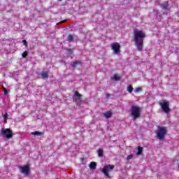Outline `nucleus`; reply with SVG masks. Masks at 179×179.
Here are the masks:
<instances>
[{
    "mask_svg": "<svg viewBox=\"0 0 179 179\" xmlns=\"http://www.w3.org/2000/svg\"><path fill=\"white\" fill-rule=\"evenodd\" d=\"M134 36V41L138 51H142L143 50V40H145L146 34L142 30L135 29Z\"/></svg>",
    "mask_w": 179,
    "mask_h": 179,
    "instance_id": "f257e3e1",
    "label": "nucleus"
},
{
    "mask_svg": "<svg viewBox=\"0 0 179 179\" xmlns=\"http://www.w3.org/2000/svg\"><path fill=\"white\" fill-rule=\"evenodd\" d=\"M155 134L159 141H164V138L167 135V127H158Z\"/></svg>",
    "mask_w": 179,
    "mask_h": 179,
    "instance_id": "f03ea898",
    "label": "nucleus"
},
{
    "mask_svg": "<svg viewBox=\"0 0 179 179\" xmlns=\"http://www.w3.org/2000/svg\"><path fill=\"white\" fill-rule=\"evenodd\" d=\"M131 115L134 120L141 118V108L136 106H132L131 108Z\"/></svg>",
    "mask_w": 179,
    "mask_h": 179,
    "instance_id": "7ed1b4c3",
    "label": "nucleus"
},
{
    "mask_svg": "<svg viewBox=\"0 0 179 179\" xmlns=\"http://www.w3.org/2000/svg\"><path fill=\"white\" fill-rule=\"evenodd\" d=\"M162 111L166 113V114H169L171 110L170 109V103L169 101H163L159 103Z\"/></svg>",
    "mask_w": 179,
    "mask_h": 179,
    "instance_id": "20e7f679",
    "label": "nucleus"
},
{
    "mask_svg": "<svg viewBox=\"0 0 179 179\" xmlns=\"http://www.w3.org/2000/svg\"><path fill=\"white\" fill-rule=\"evenodd\" d=\"M114 165H106L102 169L101 171L104 174L105 177L110 178V173L109 171H113L114 170Z\"/></svg>",
    "mask_w": 179,
    "mask_h": 179,
    "instance_id": "39448f33",
    "label": "nucleus"
},
{
    "mask_svg": "<svg viewBox=\"0 0 179 179\" xmlns=\"http://www.w3.org/2000/svg\"><path fill=\"white\" fill-rule=\"evenodd\" d=\"M111 50H113L114 54H120L121 53V45L118 43L115 42L110 45Z\"/></svg>",
    "mask_w": 179,
    "mask_h": 179,
    "instance_id": "423d86ee",
    "label": "nucleus"
},
{
    "mask_svg": "<svg viewBox=\"0 0 179 179\" xmlns=\"http://www.w3.org/2000/svg\"><path fill=\"white\" fill-rule=\"evenodd\" d=\"M1 135L5 136L7 139L13 138V134H12L10 129H1Z\"/></svg>",
    "mask_w": 179,
    "mask_h": 179,
    "instance_id": "0eeeda50",
    "label": "nucleus"
},
{
    "mask_svg": "<svg viewBox=\"0 0 179 179\" xmlns=\"http://www.w3.org/2000/svg\"><path fill=\"white\" fill-rule=\"evenodd\" d=\"M20 169L22 174H26V176L29 175V173L30 172V167L29 166V165L20 166Z\"/></svg>",
    "mask_w": 179,
    "mask_h": 179,
    "instance_id": "6e6552de",
    "label": "nucleus"
},
{
    "mask_svg": "<svg viewBox=\"0 0 179 179\" xmlns=\"http://www.w3.org/2000/svg\"><path fill=\"white\" fill-rule=\"evenodd\" d=\"M104 117L105 118H111L113 117V112L111 110H109L108 112H105L103 113Z\"/></svg>",
    "mask_w": 179,
    "mask_h": 179,
    "instance_id": "1a4fd4ad",
    "label": "nucleus"
},
{
    "mask_svg": "<svg viewBox=\"0 0 179 179\" xmlns=\"http://www.w3.org/2000/svg\"><path fill=\"white\" fill-rule=\"evenodd\" d=\"M42 79H48V71L41 73Z\"/></svg>",
    "mask_w": 179,
    "mask_h": 179,
    "instance_id": "9d476101",
    "label": "nucleus"
},
{
    "mask_svg": "<svg viewBox=\"0 0 179 179\" xmlns=\"http://www.w3.org/2000/svg\"><path fill=\"white\" fill-rule=\"evenodd\" d=\"M96 166L97 164L94 162H92L90 164V168L91 169V170H96Z\"/></svg>",
    "mask_w": 179,
    "mask_h": 179,
    "instance_id": "9b49d317",
    "label": "nucleus"
},
{
    "mask_svg": "<svg viewBox=\"0 0 179 179\" xmlns=\"http://www.w3.org/2000/svg\"><path fill=\"white\" fill-rule=\"evenodd\" d=\"M162 9L167 10L169 8V1L164 2L161 5Z\"/></svg>",
    "mask_w": 179,
    "mask_h": 179,
    "instance_id": "f8f14e48",
    "label": "nucleus"
},
{
    "mask_svg": "<svg viewBox=\"0 0 179 179\" xmlns=\"http://www.w3.org/2000/svg\"><path fill=\"white\" fill-rule=\"evenodd\" d=\"M137 150V156H141V155H142V153L143 152V149L142 148V147L138 146Z\"/></svg>",
    "mask_w": 179,
    "mask_h": 179,
    "instance_id": "ddd939ff",
    "label": "nucleus"
},
{
    "mask_svg": "<svg viewBox=\"0 0 179 179\" xmlns=\"http://www.w3.org/2000/svg\"><path fill=\"white\" fill-rule=\"evenodd\" d=\"M75 40V38L71 34H69L67 37V41H69V43H73Z\"/></svg>",
    "mask_w": 179,
    "mask_h": 179,
    "instance_id": "4468645a",
    "label": "nucleus"
},
{
    "mask_svg": "<svg viewBox=\"0 0 179 179\" xmlns=\"http://www.w3.org/2000/svg\"><path fill=\"white\" fill-rule=\"evenodd\" d=\"M78 65H82V62H80L79 61H76V62H73L72 64L73 68H76V66H78Z\"/></svg>",
    "mask_w": 179,
    "mask_h": 179,
    "instance_id": "2eb2a0df",
    "label": "nucleus"
},
{
    "mask_svg": "<svg viewBox=\"0 0 179 179\" xmlns=\"http://www.w3.org/2000/svg\"><path fill=\"white\" fill-rule=\"evenodd\" d=\"M97 152H98V156H99V157H103V153H104V152L103 151V150L99 149V150H97Z\"/></svg>",
    "mask_w": 179,
    "mask_h": 179,
    "instance_id": "dca6fc26",
    "label": "nucleus"
},
{
    "mask_svg": "<svg viewBox=\"0 0 179 179\" xmlns=\"http://www.w3.org/2000/svg\"><path fill=\"white\" fill-rule=\"evenodd\" d=\"M113 79L116 81L121 80V76H118V74H115Z\"/></svg>",
    "mask_w": 179,
    "mask_h": 179,
    "instance_id": "f3484780",
    "label": "nucleus"
},
{
    "mask_svg": "<svg viewBox=\"0 0 179 179\" xmlns=\"http://www.w3.org/2000/svg\"><path fill=\"white\" fill-rule=\"evenodd\" d=\"M127 92H129V93H132V92H134V87L132 85H129L127 87Z\"/></svg>",
    "mask_w": 179,
    "mask_h": 179,
    "instance_id": "a211bd4d",
    "label": "nucleus"
},
{
    "mask_svg": "<svg viewBox=\"0 0 179 179\" xmlns=\"http://www.w3.org/2000/svg\"><path fill=\"white\" fill-rule=\"evenodd\" d=\"M139 92H142V87H136L134 90V93H139Z\"/></svg>",
    "mask_w": 179,
    "mask_h": 179,
    "instance_id": "6ab92c4d",
    "label": "nucleus"
},
{
    "mask_svg": "<svg viewBox=\"0 0 179 179\" xmlns=\"http://www.w3.org/2000/svg\"><path fill=\"white\" fill-rule=\"evenodd\" d=\"M28 55H29V52L27 51H24L22 55V58H27Z\"/></svg>",
    "mask_w": 179,
    "mask_h": 179,
    "instance_id": "aec40b11",
    "label": "nucleus"
},
{
    "mask_svg": "<svg viewBox=\"0 0 179 179\" xmlns=\"http://www.w3.org/2000/svg\"><path fill=\"white\" fill-rule=\"evenodd\" d=\"M74 94H75V96H76V97H78V99H80V97H82V94H80L79 93V92H78V91H76V92H74Z\"/></svg>",
    "mask_w": 179,
    "mask_h": 179,
    "instance_id": "412c9836",
    "label": "nucleus"
},
{
    "mask_svg": "<svg viewBox=\"0 0 179 179\" xmlns=\"http://www.w3.org/2000/svg\"><path fill=\"white\" fill-rule=\"evenodd\" d=\"M4 124H6V121H8V113L3 115Z\"/></svg>",
    "mask_w": 179,
    "mask_h": 179,
    "instance_id": "4be33fe9",
    "label": "nucleus"
},
{
    "mask_svg": "<svg viewBox=\"0 0 179 179\" xmlns=\"http://www.w3.org/2000/svg\"><path fill=\"white\" fill-rule=\"evenodd\" d=\"M31 134L32 135H35V136H40L42 134V133L40 131H34V132H32Z\"/></svg>",
    "mask_w": 179,
    "mask_h": 179,
    "instance_id": "5701e85b",
    "label": "nucleus"
},
{
    "mask_svg": "<svg viewBox=\"0 0 179 179\" xmlns=\"http://www.w3.org/2000/svg\"><path fill=\"white\" fill-rule=\"evenodd\" d=\"M132 157H133L132 155H129L127 156V160H131V159H132Z\"/></svg>",
    "mask_w": 179,
    "mask_h": 179,
    "instance_id": "b1692460",
    "label": "nucleus"
},
{
    "mask_svg": "<svg viewBox=\"0 0 179 179\" xmlns=\"http://www.w3.org/2000/svg\"><path fill=\"white\" fill-rule=\"evenodd\" d=\"M3 90L4 92V94H8V90H6V88H3Z\"/></svg>",
    "mask_w": 179,
    "mask_h": 179,
    "instance_id": "393cba45",
    "label": "nucleus"
},
{
    "mask_svg": "<svg viewBox=\"0 0 179 179\" xmlns=\"http://www.w3.org/2000/svg\"><path fill=\"white\" fill-rule=\"evenodd\" d=\"M111 96V94H106V99L108 100V99H110V96Z\"/></svg>",
    "mask_w": 179,
    "mask_h": 179,
    "instance_id": "a878e982",
    "label": "nucleus"
},
{
    "mask_svg": "<svg viewBox=\"0 0 179 179\" xmlns=\"http://www.w3.org/2000/svg\"><path fill=\"white\" fill-rule=\"evenodd\" d=\"M22 43H24V45H27V41H26V40H23Z\"/></svg>",
    "mask_w": 179,
    "mask_h": 179,
    "instance_id": "bb28decb",
    "label": "nucleus"
},
{
    "mask_svg": "<svg viewBox=\"0 0 179 179\" xmlns=\"http://www.w3.org/2000/svg\"><path fill=\"white\" fill-rule=\"evenodd\" d=\"M66 20H63V21H61L60 23H65V21H66Z\"/></svg>",
    "mask_w": 179,
    "mask_h": 179,
    "instance_id": "cd10ccee",
    "label": "nucleus"
},
{
    "mask_svg": "<svg viewBox=\"0 0 179 179\" xmlns=\"http://www.w3.org/2000/svg\"><path fill=\"white\" fill-rule=\"evenodd\" d=\"M177 167L179 169V163H177Z\"/></svg>",
    "mask_w": 179,
    "mask_h": 179,
    "instance_id": "c85d7f7f",
    "label": "nucleus"
},
{
    "mask_svg": "<svg viewBox=\"0 0 179 179\" xmlns=\"http://www.w3.org/2000/svg\"><path fill=\"white\" fill-rule=\"evenodd\" d=\"M59 1H62V0H59Z\"/></svg>",
    "mask_w": 179,
    "mask_h": 179,
    "instance_id": "c756f323",
    "label": "nucleus"
}]
</instances>
